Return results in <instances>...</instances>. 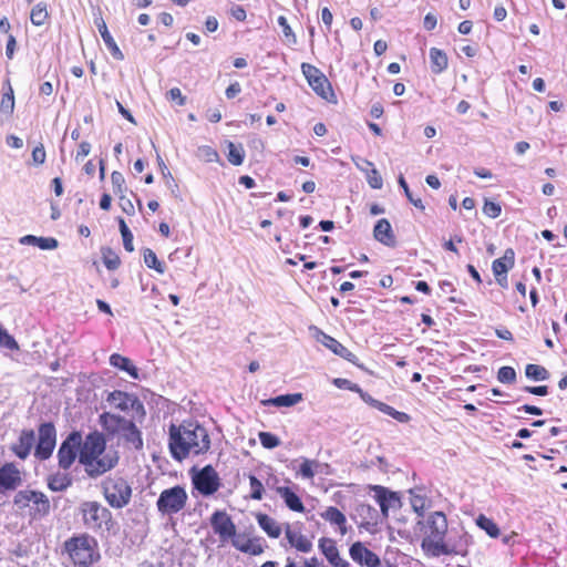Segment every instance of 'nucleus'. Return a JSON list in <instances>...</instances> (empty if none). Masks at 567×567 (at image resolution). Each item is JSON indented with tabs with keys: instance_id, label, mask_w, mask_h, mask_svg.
Returning <instances> with one entry per match:
<instances>
[{
	"instance_id": "cd10ccee",
	"label": "nucleus",
	"mask_w": 567,
	"mask_h": 567,
	"mask_svg": "<svg viewBox=\"0 0 567 567\" xmlns=\"http://www.w3.org/2000/svg\"><path fill=\"white\" fill-rule=\"evenodd\" d=\"M135 419H130L126 421V424L123 426V430L117 434L121 435L127 443H131L135 449H142L143 439L141 431L134 423Z\"/></svg>"
},
{
	"instance_id": "c756f323",
	"label": "nucleus",
	"mask_w": 567,
	"mask_h": 567,
	"mask_svg": "<svg viewBox=\"0 0 567 567\" xmlns=\"http://www.w3.org/2000/svg\"><path fill=\"white\" fill-rule=\"evenodd\" d=\"M368 399L370 400L369 405H371L372 408L379 410L380 412L393 417L398 422L409 423L411 421V416L408 413L398 411L394 408H392L391 405H389L384 402H381L379 400H375L372 396H368Z\"/></svg>"
},
{
	"instance_id": "6e6552de",
	"label": "nucleus",
	"mask_w": 567,
	"mask_h": 567,
	"mask_svg": "<svg viewBox=\"0 0 567 567\" xmlns=\"http://www.w3.org/2000/svg\"><path fill=\"white\" fill-rule=\"evenodd\" d=\"M187 501L186 489L181 485H175L161 492L156 507L163 515H174L185 508Z\"/></svg>"
},
{
	"instance_id": "5701e85b",
	"label": "nucleus",
	"mask_w": 567,
	"mask_h": 567,
	"mask_svg": "<svg viewBox=\"0 0 567 567\" xmlns=\"http://www.w3.org/2000/svg\"><path fill=\"white\" fill-rule=\"evenodd\" d=\"M254 516L260 529L269 538L277 539L281 536L284 527L279 522H277V519L261 512L255 513Z\"/></svg>"
},
{
	"instance_id": "c9c22d12",
	"label": "nucleus",
	"mask_w": 567,
	"mask_h": 567,
	"mask_svg": "<svg viewBox=\"0 0 567 567\" xmlns=\"http://www.w3.org/2000/svg\"><path fill=\"white\" fill-rule=\"evenodd\" d=\"M332 383L338 389L349 390L351 392L358 393L367 404H370V400L368 399V396L371 395L368 392L363 391L358 384L351 382L350 380L343 378H336L333 379Z\"/></svg>"
},
{
	"instance_id": "393cba45",
	"label": "nucleus",
	"mask_w": 567,
	"mask_h": 567,
	"mask_svg": "<svg viewBox=\"0 0 567 567\" xmlns=\"http://www.w3.org/2000/svg\"><path fill=\"white\" fill-rule=\"evenodd\" d=\"M373 236L375 240L383 244L384 246L394 247L396 245V238L393 233L392 226L390 221L385 218H382L377 221L373 229Z\"/></svg>"
},
{
	"instance_id": "f8f14e48",
	"label": "nucleus",
	"mask_w": 567,
	"mask_h": 567,
	"mask_svg": "<svg viewBox=\"0 0 567 567\" xmlns=\"http://www.w3.org/2000/svg\"><path fill=\"white\" fill-rule=\"evenodd\" d=\"M82 444V434L78 431L71 432L61 443L58 450L59 467L68 471L71 468L76 457H80V446Z\"/></svg>"
},
{
	"instance_id": "052dcab7",
	"label": "nucleus",
	"mask_w": 567,
	"mask_h": 567,
	"mask_svg": "<svg viewBox=\"0 0 567 567\" xmlns=\"http://www.w3.org/2000/svg\"><path fill=\"white\" fill-rule=\"evenodd\" d=\"M59 243L53 237H39L37 247H39L42 250H52L58 247Z\"/></svg>"
},
{
	"instance_id": "39448f33",
	"label": "nucleus",
	"mask_w": 567,
	"mask_h": 567,
	"mask_svg": "<svg viewBox=\"0 0 567 567\" xmlns=\"http://www.w3.org/2000/svg\"><path fill=\"white\" fill-rule=\"evenodd\" d=\"M101 489L106 503L115 509L127 506L133 495L131 484L118 473L105 477L101 483Z\"/></svg>"
},
{
	"instance_id": "58836bf2",
	"label": "nucleus",
	"mask_w": 567,
	"mask_h": 567,
	"mask_svg": "<svg viewBox=\"0 0 567 567\" xmlns=\"http://www.w3.org/2000/svg\"><path fill=\"white\" fill-rule=\"evenodd\" d=\"M226 146L228 148L227 159L234 166H239L245 159V150L241 144L236 145L235 143L227 141Z\"/></svg>"
},
{
	"instance_id": "de8ad7c7",
	"label": "nucleus",
	"mask_w": 567,
	"mask_h": 567,
	"mask_svg": "<svg viewBox=\"0 0 567 567\" xmlns=\"http://www.w3.org/2000/svg\"><path fill=\"white\" fill-rule=\"evenodd\" d=\"M318 465L319 464L316 460L303 458L300 464L299 471L297 472V475H300L302 478L306 480H312L316 474L315 468H317Z\"/></svg>"
},
{
	"instance_id": "6e6d98bb",
	"label": "nucleus",
	"mask_w": 567,
	"mask_h": 567,
	"mask_svg": "<svg viewBox=\"0 0 567 567\" xmlns=\"http://www.w3.org/2000/svg\"><path fill=\"white\" fill-rule=\"evenodd\" d=\"M258 437L265 449H275L280 444L279 439L270 432H260Z\"/></svg>"
},
{
	"instance_id": "3c124183",
	"label": "nucleus",
	"mask_w": 567,
	"mask_h": 567,
	"mask_svg": "<svg viewBox=\"0 0 567 567\" xmlns=\"http://www.w3.org/2000/svg\"><path fill=\"white\" fill-rule=\"evenodd\" d=\"M111 183H112V186H113V193L115 195H118V194H125L126 193V182H125V178H124V175L118 172V171H114L112 172L111 174Z\"/></svg>"
},
{
	"instance_id": "9d476101",
	"label": "nucleus",
	"mask_w": 567,
	"mask_h": 567,
	"mask_svg": "<svg viewBox=\"0 0 567 567\" xmlns=\"http://www.w3.org/2000/svg\"><path fill=\"white\" fill-rule=\"evenodd\" d=\"M107 401L120 411L132 412V419L142 421L145 417L146 412L144 405L134 394L115 390L109 394Z\"/></svg>"
},
{
	"instance_id": "774afa93",
	"label": "nucleus",
	"mask_w": 567,
	"mask_h": 567,
	"mask_svg": "<svg viewBox=\"0 0 567 567\" xmlns=\"http://www.w3.org/2000/svg\"><path fill=\"white\" fill-rule=\"evenodd\" d=\"M230 14L237 21H245L247 18L246 10L241 6H234L230 9Z\"/></svg>"
},
{
	"instance_id": "864d4df0",
	"label": "nucleus",
	"mask_w": 567,
	"mask_h": 567,
	"mask_svg": "<svg viewBox=\"0 0 567 567\" xmlns=\"http://www.w3.org/2000/svg\"><path fill=\"white\" fill-rule=\"evenodd\" d=\"M497 380L501 383L512 384L516 381V371L514 368L505 365L498 369Z\"/></svg>"
},
{
	"instance_id": "72a5a7b5",
	"label": "nucleus",
	"mask_w": 567,
	"mask_h": 567,
	"mask_svg": "<svg viewBox=\"0 0 567 567\" xmlns=\"http://www.w3.org/2000/svg\"><path fill=\"white\" fill-rule=\"evenodd\" d=\"M431 70L435 74L442 73L449 65L447 55L437 48L430 50Z\"/></svg>"
},
{
	"instance_id": "bb28decb",
	"label": "nucleus",
	"mask_w": 567,
	"mask_h": 567,
	"mask_svg": "<svg viewBox=\"0 0 567 567\" xmlns=\"http://www.w3.org/2000/svg\"><path fill=\"white\" fill-rule=\"evenodd\" d=\"M126 421L127 419L110 412H104L99 417L101 426L110 435L118 434L123 430V426L126 424Z\"/></svg>"
},
{
	"instance_id": "7c9ffc66",
	"label": "nucleus",
	"mask_w": 567,
	"mask_h": 567,
	"mask_svg": "<svg viewBox=\"0 0 567 567\" xmlns=\"http://www.w3.org/2000/svg\"><path fill=\"white\" fill-rule=\"evenodd\" d=\"M110 364L116 369L125 371L133 379L138 378V369L133 364L132 360L120 353H113L110 357Z\"/></svg>"
},
{
	"instance_id": "f03ea898",
	"label": "nucleus",
	"mask_w": 567,
	"mask_h": 567,
	"mask_svg": "<svg viewBox=\"0 0 567 567\" xmlns=\"http://www.w3.org/2000/svg\"><path fill=\"white\" fill-rule=\"evenodd\" d=\"M168 447L174 460L181 462L190 455L205 454L210 449V437L197 421H184L168 429Z\"/></svg>"
},
{
	"instance_id": "79ce46f5",
	"label": "nucleus",
	"mask_w": 567,
	"mask_h": 567,
	"mask_svg": "<svg viewBox=\"0 0 567 567\" xmlns=\"http://www.w3.org/2000/svg\"><path fill=\"white\" fill-rule=\"evenodd\" d=\"M476 524L480 528L485 530L489 537L497 538L501 534V530L496 523L492 518H488L483 514L478 515V517L476 518Z\"/></svg>"
},
{
	"instance_id": "8fccbe9b",
	"label": "nucleus",
	"mask_w": 567,
	"mask_h": 567,
	"mask_svg": "<svg viewBox=\"0 0 567 567\" xmlns=\"http://www.w3.org/2000/svg\"><path fill=\"white\" fill-rule=\"evenodd\" d=\"M249 486H250V494L249 498L255 501H260L264 497L265 487L261 481H259L255 475H249Z\"/></svg>"
},
{
	"instance_id": "49530a36",
	"label": "nucleus",
	"mask_w": 567,
	"mask_h": 567,
	"mask_svg": "<svg viewBox=\"0 0 567 567\" xmlns=\"http://www.w3.org/2000/svg\"><path fill=\"white\" fill-rule=\"evenodd\" d=\"M525 374L528 379L534 381H544L548 379L549 373L543 365L529 363L525 368Z\"/></svg>"
},
{
	"instance_id": "37998d69",
	"label": "nucleus",
	"mask_w": 567,
	"mask_h": 567,
	"mask_svg": "<svg viewBox=\"0 0 567 567\" xmlns=\"http://www.w3.org/2000/svg\"><path fill=\"white\" fill-rule=\"evenodd\" d=\"M143 258H144L145 265L148 268L156 270L158 274L165 272V264L163 261L158 260L156 254L152 249H150V248L144 249Z\"/></svg>"
},
{
	"instance_id": "c03bdc74",
	"label": "nucleus",
	"mask_w": 567,
	"mask_h": 567,
	"mask_svg": "<svg viewBox=\"0 0 567 567\" xmlns=\"http://www.w3.org/2000/svg\"><path fill=\"white\" fill-rule=\"evenodd\" d=\"M49 19V12L47 9V4L44 3H38L34 6L30 13V20L32 24L40 27L45 23V21Z\"/></svg>"
},
{
	"instance_id": "9b49d317",
	"label": "nucleus",
	"mask_w": 567,
	"mask_h": 567,
	"mask_svg": "<svg viewBox=\"0 0 567 567\" xmlns=\"http://www.w3.org/2000/svg\"><path fill=\"white\" fill-rule=\"evenodd\" d=\"M56 445V430L52 422H45L38 427V442L34 444V457L45 461L52 456Z\"/></svg>"
},
{
	"instance_id": "f3484780",
	"label": "nucleus",
	"mask_w": 567,
	"mask_h": 567,
	"mask_svg": "<svg viewBox=\"0 0 567 567\" xmlns=\"http://www.w3.org/2000/svg\"><path fill=\"white\" fill-rule=\"evenodd\" d=\"M22 483L21 471L13 463H6L0 467V493L13 491Z\"/></svg>"
},
{
	"instance_id": "dca6fc26",
	"label": "nucleus",
	"mask_w": 567,
	"mask_h": 567,
	"mask_svg": "<svg viewBox=\"0 0 567 567\" xmlns=\"http://www.w3.org/2000/svg\"><path fill=\"white\" fill-rule=\"evenodd\" d=\"M285 537L291 548L297 551L308 554L312 550L311 539L305 535L300 528L292 527L291 524L286 523L284 525Z\"/></svg>"
},
{
	"instance_id": "2eb2a0df",
	"label": "nucleus",
	"mask_w": 567,
	"mask_h": 567,
	"mask_svg": "<svg viewBox=\"0 0 567 567\" xmlns=\"http://www.w3.org/2000/svg\"><path fill=\"white\" fill-rule=\"evenodd\" d=\"M230 542L237 550L250 556H259L266 548V542L262 537L250 536L246 533H237Z\"/></svg>"
},
{
	"instance_id": "4468645a",
	"label": "nucleus",
	"mask_w": 567,
	"mask_h": 567,
	"mask_svg": "<svg viewBox=\"0 0 567 567\" xmlns=\"http://www.w3.org/2000/svg\"><path fill=\"white\" fill-rule=\"evenodd\" d=\"M210 526L220 542H228L237 534V528L230 515L225 511H216L210 516Z\"/></svg>"
},
{
	"instance_id": "4c0bfd02",
	"label": "nucleus",
	"mask_w": 567,
	"mask_h": 567,
	"mask_svg": "<svg viewBox=\"0 0 567 567\" xmlns=\"http://www.w3.org/2000/svg\"><path fill=\"white\" fill-rule=\"evenodd\" d=\"M4 86H7V90L3 92L2 97H1L0 111L2 113L10 115L14 111L16 103H14L13 89L11 86L9 79L4 82Z\"/></svg>"
},
{
	"instance_id": "aec40b11",
	"label": "nucleus",
	"mask_w": 567,
	"mask_h": 567,
	"mask_svg": "<svg viewBox=\"0 0 567 567\" xmlns=\"http://www.w3.org/2000/svg\"><path fill=\"white\" fill-rule=\"evenodd\" d=\"M318 547L331 566L349 567V563L340 556L334 539L329 537H322L319 539Z\"/></svg>"
},
{
	"instance_id": "7ed1b4c3",
	"label": "nucleus",
	"mask_w": 567,
	"mask_h": 567,
	"mask_svg": "<svg viewBox=\"0 0 567 567\" xmlns=\"http://www.w3.org/2000/svg\"><path fill=\"white\" fill-rule=\"evenodd\" d=\"M80 463L87 476L95 478L114 468L118 463V455L116 452H106L104 435L94 431L82 440Z\"/></svg>"
},
{
	"instance_id": "412c9836",
	"label": "nucleus",
	"mask_w": 567,
	"mask_h": 567,
	"mask_svg": "<svg viewBox=\"0 0 567 567\" xmlns=\"http://www.w3.org/2000/svg\"><path fill=\"white\" fill-rule=\"evenodd\" d=\"M34 431L31 429L22 430L17 442L13 443L11 450L16 456H18L21 460H25L30 455L32 449L34 447Z\"/></svg>"
},
{
	"instance_id": "a211bd4d",
	"label": "nucleus",
	"mask_w": 567,
	"mask_h": 567,
	"mask_svg": "<svg viewBox=\"0 0 567 567\" xmlns=\"http://www.w3.org/2000/svg\"><path fill=\"white\" fill-rule=\"evenodd\" d=\"M349 554L351 559L360 565H365L367 567H378L380 565L378 555L361 542L353 543L349 549Z\"/></svg>"
},
{
	"instance_id": "e433bc0d",
	"label": "nucleus",
	"mask_w": 567,
	"mask_h": 567,
	"mask_svg": "<svg viewBox=\"0 0 567 567\" xmlns=\"http://www.w3.org/2000/svg\"><path fill=\"white\" fill-rule=\"evenodd\" d=\"M410 503L413 511L421 517L424 516V512L430 505L427 497L414 489L410 491Z\"/></svg>"
},
{
	"instance_id": "0e129e2a",
	"label": "nucleus",
	"mask_w": 567,
	"mask_h": 567,
	"mask_svg": "<svg viewBox=\"0 0 567 567\" xmlns=\"http://www.w3.org/2000/svg\"><path fill=\"white\" fill-rule=\"evenodd\" d=\"M91 152V144L86 141H83L79 144L75 161H82L84 157H86Z\"/></svg>"
},
{
	"instance_id": "4d7b16f0",
	"label": "nucleus",
	"mask_w": 567,
	"mask_h": 567,
	"mask_svg": "<svg viewBox=\"0 0 567 567\" xmlns=\"http://www.w3.org/2000/svg\"><path fill=\"white\" fill-rule=\"evenodd\" d=\"M483 213L489 218H497L502 213V207L498 203L485 200L483 205Z\"/></svg>"
},
{
	"instance_id": "20e7f679",
	"label": "nucleus",
	"mask_w": 567,
	"mask_h": 567,
	"mask_svg": "<svg viewBox=\"0 0 567 567\" xmlns=\"http://www.w3.org/2000/svg\"><path fill=\"white\" fill-rule=\"evenodd\" d=\"M64 550L78 567H89L101 558L97 540L87 534L72 536L65 540Z\"/></svg>"
},
{
	"instance_id": "e2e57ef3",
	"label": "nucleus",
	"mask_w": 567,
	"mask_h": 567,
	"mask_svg": "<svg viewBox=\"0 0 567 567\" xmlns=\"http://www.w3.org/2000/svg\"><path fill=\"white\" fill-rule=\"evenodd\" d=\"M167 99L172 102H176L179 106H183L186 103V96L182 94V91L178 87H172L167 92Z\"/></svg>"
},
{
	"instance_id": "ea45409f",
	"label": "nucleus",
	"mask_w": 567,
	"mask_h": 567,
	"mask_svg": "<svg viewBox=\"0 0 567 567\" xmlns=\"http://www.w3.org/2000/svg\"><path fill=\"white\" fill-rule=\"evenodd\" d=\"M302 400L301 393L284 394L265 401V404H271L275 406H292Z\"/></svg>"
},
{
	"instance_id": "09e8293b",
	"label": "nucleus",
	"mask_w": 567,
	"mask_h": 567,
	"mask_svg": "<svg viewBox=\"0 0 567 567\" xmlns=\"http://www.w3.org/2000/svg\"><path fill=\"white\" fill-rule=\"evenodd\" d=\"M118 226L120 231L123 238V246L126 251L132 252L134 251V245H133V234L128 229L125 220L123 218H118Z\"/></svg>"
},
{
	"instance_id": "338daca9",
	"label": "nucleus",
	"mask_w": 567,
	"mask_h": 567,
	"mask_svg": "<svg viewBox=\"0 0 567 567\" xmlns=\"http://www.w3.org/2000/svg\"><path fill=\"white\" fill-rule=\"evenodd\" d=\"M17 47V41L13 34L8 35V42L6 47V55L9 60L13 58L14 51Z\"/></svg>"
},
{
	"instance_id": "680f3d73",
	"label": "nucleus",
	"mask_w": 567,
	"mask_h": 567,
	"mask_svg": "<svg viewBox=\"0 0 567 567\" xmlns=\"http://www.w3.org/2000/svg\"><path fill=\"white\" fill-rule=\"evenodd\" d=\"M121 209L128 216L135 214V207L130 198L125 194H118Z\"/></svg>"
},
{
	"instance_id": "ddd939ff",
	"label": "nucleus",
	"mask_w": 567,
	"mask_h": 567,
	"mask_svg": "<svg viewBox=\"0 0 567 567\" xmlns=\"http://www.w3.org/2000/svg\"><path fill=\"white\" fill-rule=\"evenodd\" d=\"M194 487L203 496L215 494L220 488V478L212 465H206L192 476Z\"/></svg>"
},
{
	"instance_id": "473e14b6",
	"label": "nucleus",
	"mask_w": 567,
	"mask_h": 567,
	"mask_svg": "<svg viewBox=\"0 0 567 567\" xmlns=\"http://www.w3.org/2000/svg\"><path fill=\"white\" fill-rule=\"evenodd\" d=\"M514 266V251L507 249L502 258H497L492 262V270L495 277L506 275Z\"/></svg>"
},
{
	"instance_id": "5fc2aeb1",
	"label": "nucleus",
	"mask_w": 567,
	"mask_h": 567,
	"mask_svg": "<svg viewBox=\"0 0 567 567\" xmlns=\"http://www.w3.org/2000/svg\"><path fill=\"white\" fill-rule=\"evenodd\" d=\"M0 348H4L11 351L18 350L19 346L16 339L8 333L6 329L0 326Z\"/></svg>"
},
{
	"instance_id": "0eeeda50",
	"label": "nucleus",
	"mask_w": 567,
	"mask_h": 567,
	"mask_svg": "<svg viewBox=\"0 0 567 567\" xmlns=\"http://www.w3.org/2000/svg\"><path fill=\"white\" fill-rule=\"evenodd\" d=\"M14 505L20 509L29 508L33 517H42L50 512V502L42 492L23 489L14 495Z\"/></svg>"
},
{
	"instance_id": "1a4fd4ad",
	"label": "nucleus",
	"mask_w": 567,
	"mask_h": 567,
	"mask_svg": "<svg viewBox=\"0 0 567 567\" xmlns=\"http://www.w3.org/2000/svg\"><path fill=\"white\" fill-rule=\"evenodd\" d=\"M301 71L311 89L328 102L336 103V94L328 78L315 65L302 63Z\"/></svg>"
},
{
	"instance_id": "13d9d810",
	"label": "nucleus",
	"mask_w": 567,
	"mask_h": 567,
	"mask_svg": "<svg viewBox=\"0 0 567 567\" xmlns=\"http://www.w3.org/2000/svg\"><path fill=\"white\" fill-rule=\"evenodd\" d=\"M32 164L35 166L42 165L47 159V152L42 143L37 145L31 153Z\"/></svg>"
},
{
	"instance_id": "a18cd8bd",
	"label": "nucleus",
	"mask_w": 567,
	"mask_h": 567,
	"mask_svg": "<svg viewBox=\"0 0 567 567\" xmlns=\"http://www.w3.org/2000/svg\"><path fill=\"white\" fill-rule=\"evenodd\" d=\"M72 483V480L66 474H55L49 477L48 485L54 492L66 489Z\"/></svg>"
},
{
	"instance_id": "603ef678",
	"label": "nucleus",
	"mask_w": 567,
	"mask_h": 567,
	"mask_svg": "<svg viewBox=\"0 0 567 567\" xmlns=\"http://www.w3.org/2000/svg\"><path fill=\"white\" fill-rule=\"evenodd\" d=\"M399 185L403 188L404 190V194L406 196V198L409 199V202L415 206L416 208L421 209V210H424L425 209V206L423 205V202L420 197L415 198L410 188H409V185L408 183L405 182L404 177L402 175H400L399 177Z\"/></svg>"
},
{
	"instance_id": "a19ab883",
	"label": "nucleus",
	"mask_w": 567,
	"mask_h": 567,
	"mask_svg": "<svg viewBox=\"0 0 567 567\" xmlns=\"http://www.w3.org/2000/svg\"><path fill=\"white\" fill-rule=\"evenodd\" d=\"M102 259L109 270H116L121 266L120 256L111 247H102Z\"/></svg>"
},
{
	"instance_id": "a878e982",
	"label": "nucleus",
	"mask_w": 567,
	"mask_h": 567,
	"mask_svg": "<svg viewBox=\"0 0 567 567\" xmlns=\"http://www.w3.org/2000/svg\"><path fill=\"white\" fill-rule=\"evenodd\" d=\"M276 493L282 498L286 506L296 513H303L305 505L298 494L289 486H277Z\"/></svg>"
},
{
	"instance_id": "4be33fe9",
	"label": "nucleus",
	"mask_w": 567,
	"mask_h": 567,
	"mask_svg": "<svg viewBox=\"0 0 567 567\" xmlns=\"http://www.w3.org/2000/svg\"><path fill=\"white\" fill-rule=\"evenodd\" d=\"M321 343L331 350L334 354L341 357L342 359L351 362L352 364L357 365L358 368H363L361 363H359L358 357L351 352L348 348H346L341 342H339L336 338L323 334L321 339Z\"/></svg>"
},
{
	"instance_id": "bf43d9fd",
	"label": "nucleus",
	"mask_w": 567,
	"mask_h": 567,
	"mask_svg": "<svg viewBox=\"0 0 567 567\" xmlns=\"http://www.w3.org/2000/svg\"><path fill=\"white\" fill-rule=\"evenodd\" d=\"M277 21H278V24L281 27L284 35L286 37L288 42L295 44L297 42V39H296V35H295L292 29L290 28V25L288 23L287 18L284 16H279Z\"/></svg>"
},
{
	"instance_id": "423d86ee",
	"label": "nucleus",
	"mask_w": 567,
	"mask_h": 567,
	"mask_svg": "<svg viewBox=\"0 0 567 567\" xmlns=\"http://www.w3.org/2000/svg\"><path fill=\"white\" fill-rule=\"evenodd\" d=\"M83 525L93 532L110 530L113 525L111 511L97 501H85L79 508Z\"/></svg>"
},
{
	"instance_id": "2f4dec72",
	"label": "nucleus",
	"mask_w": 567,
	"mask_h": 567,
	"mask_svg": "<svg viewBox=\"0 0 567 567\" xmlns=\"http://www.w3.org/2000/svg\"><path fill=\"white\" fill-rule=\"evenodd\" d=\"M358 511V515L361 517L358 522L359 528L370 530L378 525L379 514L372 507L369 505H361Z\"/></svg>"
},
{
	"instance_id": "69168bd1",
	"label": "nucleus",
	"mask_w": 567,
	"mask_h": 567,
	"mask_svg": "<svg viewBox=\"0 0 567 567\" xmlns=\"http://www.w3.org/2000/svg\"><path fill=\"white\" fill-rule=\"evenodd\" d=\"M524 391L530 394L544 396L548 394V386L547 385H537V386H525Z\"/></svg>"
},
{
	"instance_id": "6ab92c4d",
	"label": "nucleus",
	"mask_w": 567,
	"mask_h": 567,
	"mask_svg": "<svg viewBox=\"0 0 567 567\" xmlns=\"http://www.w3.org/2000/svg\"><path fill=\"white\" fill-rule=\"evenodd\" d=\"M320 517L326 523H328L340 536L347 535L348 520L344 513H342L338 507L328 506L324 511L320 513Z\"/></svg>"
},
{
	"instance_id": "f704fd0d",
	"label": "nucleus",
	"mask_w": 567,
	"mask_h": 567,
	"mask_svg": "<svg viewBox=\"0 0 567 567\" xmlns=\"http://www.w3.org/2000/svg\"><path fill=\"white\" fill-rule=\"evenodd\" d=\"M363 164L367 165V167H370V169L360 167V169L365 173L367 182L370 187L373 189L382 188L383 179L379 171L374 167L373 163L368 159H363Z\"/></svg>"
},
{
	"instance_id": "b1692460",
	"label": "nucleus",
	"mask_w": 567,
	"mask_h": 567,
	"mask_svg": "<svg viewBox=\"0 0 567 567\" xmlns=\"http://www.w3.org/2000/svg\"><path fill=\"white\" fill-rule=\"evenodd\" d=\"M375 492V499L381 508L383 516H388L389 509L398 507L400 505V498L394 492L388 491L385 487L375 485L373 486Z\"/></svg>"
},
{
	"instance_id": "c85d7f7f",
	"label": "nucleus",
	"mask_w": 567,
	"mask_h": 567,
	"mask_svg": "<svg viewBox=\"0 0 567 567\" xmlns=\"http://www.w3.org/2000/svg\"><path fill=\"white\" fill-rule=\"evenodd\" d=\"M97 29L111 55L117 61H123L124 54L109 32L107 25L103 20L97 23Z\"/></svg>"
},
{
	"instance_id": "f257e3e1",
	"label": "nucleus",
	"mask_w": 567,
	"mask_h": 567,
	"mask_svg": "<svg viewBox=\"0 0 567 567\" xmlns=\"http://www.w3.org/2000/svg\"><path fill=\"white\" fill-rule=\"evenodd\" d=\"M447 518L443 512L431 513L422 526L421 547L426 555L440 557L442 555L466 556L468 553V537L461 535L454 543H446Z\"/></svg>"
}]
</instances>
